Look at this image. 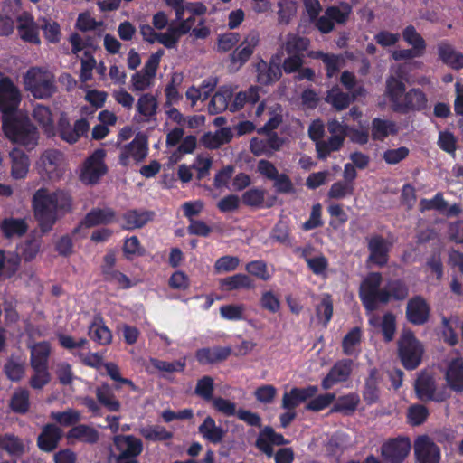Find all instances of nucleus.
<instances>
[{"instance_id": "f257e3e1", "label": "nucleus", "mask_w": 463, "mask_h": 463, "mask_svg": "<svg viewBox=\"0 0 463 463\" xmlns=\"http://www.w3.org/2000/svg\"><path fill=\"white\" fill-rule=\"evenodd\" d=\"M71 198L63 191L49 193L41 188L33 196L34 217L43 233L51 232L58 219V211H69Z\"/></svg>"}, {"instance_id": "f03ea898", "label": "nucleus", "mask_w": 463, "mask_h": 463, "mask_svg": "<svg viewBox=\"0 0 463 463\" xmlns=\"http://www.w3.org/2000/svg\"><path fill=\"white\" fill-rule=\"evenodd\" d=\"M2 128L10 141L24 146L28 150L33 149L38 144L37 128L27 117H8L2 119Z\"/></svg>"}, {"instance_id": "7ed1b4c3", "label": "nucleus", "mask_w": 463, "mask_h": 463, "mask_svg": "<svg viewBox=\"0 0 463 463\" xmlns=\"http://www.w3.org/2000/svg\"><path fill=\"white\" fill-rule=\"evenodd\" d=\"M383 276L380 272H370L361 282L359 298L367 313H372L391 302L385 287L381 288Z\"/></svg>"}, {"instance_id": "20e7f679", "label": "nucleus", "mask_w": 463, "mask_h": 463, "mask_svg": "<svg viewBox=\"0 0 463 463\" xmlns=\"http://www.w3.org/2000/svg\"><path fill=\"white\" fill-rule=\"evenodd\" d=\"M24 87L33 98L46 99L57 90L53 74L46 70L33 67L24 75Z\"/></svg>"}, {"instance_id": "39448f33", "label": "nucleus", "mask_w": 463, "mask_h": 463, "mask_svg": "<svg viewBox=\"0 0 463 463\" xmlns=\"http://www.w3.org/2000/svg\"><path fill=\"white\" fill-rule=\"evenodd\" d=\"M424 349L421 343L411 330L403 331L398 340V355L407 370L417 368L422 359Z\"/></svg>"}, {"instance_id": "423d86ee", "label": "nucleus", "mask_w": 463, "mask_h": 463, "mask_svg": "<svg viewBox=\"0 0 463 463\" xmlns=\"http://www.w3.org/2000/svg\"><path fill=\"white\" fill-rule=\"evenodd\" d=\"M106 151L102 148L96 149L89 156L81 167L80 180L86 184H96L108 172L105 164Z\"/></svg>"}, {"instance_id": "0eeeda50", "label": "nucleus", "mask_w": 463, "mask_h": 463, "mask_svg": "<svg viewBox=\"0 0 463 463\" xmlns=\"http://www.w3.org/2000/svg\"><path fill=\"white\" fill-rule=\"evenodd\" d=\"M21 92L9 77L0 80V111L5 119L16 117L15 112L21 102Z\"/></svg>"}, {"instance_id": "6e6552de", "label": "nucleus", "mask_w": 463, "mask_h": 463, "mask_svg": "<svg viewBox=\"0 0 463 463\" xmlns=\"http://www.w3.org/2000/svg\"><path fill=\"white\" fill-rule=\"evenodd\" d=\"M90 129V124L86 118H80L75 121L71 126L65 112H61L57 127L55 128L56 135L60 138L69 144H75L81 137L85 136Z\"/></svg>"}, {"instance_id": "1a4fd4ad", "label": "nucleus", "mask_w": 463, "mask_h": 463, "mask_svg": "<svg viewBox=\"0 0 463 463\" xmlns=\"http://www.w3.org/2000/svg\"><path fill=\"white\" fill-rule=\"evenodd\" d=\"M411 449L408 437L389 439L381 447V456L385 463H402Z\"/></svg>"}, {"instance_id": "9d476101", "label": "nucleus", "mask_w": 463, "mask_h": 463, "mask_svg": "<svg viewBox=\"0 0 463 463\" xmlns=\"http://www.w3.org/2000/svg\"><path fill=\"white\" fill-rule=\"evenodd\" d=\"M259 42L258 32L251 31L248 33L241 43L230 54L231 66L235 67L236 70L241 68L253 54Z\"/></svg>"}, {"instance_id": "9b49d317", "label": "nucleus", "mask_w": 463, "mask_h": 463, "mask_svg": "<svg viewBox=\"0 0 463 463\" xmlns=\"http://www.w3.org/2000/svg\"><path fill=\"white\" fill-rule=\"evenodd\" d=\"M289 440L281 433H278L271 426L262 428L256 439L255 447L268 458L274 454L273 446L288 445Z\"/></svg>"}, {"instance_id": "f8f14e48", "label": "nucleus", "mask_w": 463, "mask_h": 463, "mask_svg": "<svg viewBox=\"0 0 463 463\" xmlns=\"http://www.w3.org/2000/svg\"><path fill=\"white\" fill-rule=\"evenodd\" d=\"M405 315L411 324L422 326L429 321L430 307L423 297L417 295L407 302Z\"/></svg>"}, {"instance_id": "ddd939ff", "label": "nucleus", "mask_w": 463, "mask_h": 463, "mask_svg": "<svg viewBox=\"0 0 463 463\" xmlns=\"http://www.w3.org/2000/svg\"><path fill=\"white\" fill-rule=\"evenodd\" d=\"M148 153L147 138L145 135L137 134L128 144L125 145L119 155L120 165L127 166L132 157L137 162L143 161Z\"/></svg>"}, {"instance_id": "4468645a", "label": "nucleus", "mask_w": 463, "mask_h": 463, "mask_svg": "<svg viewBox=\"0 0 463 463\" xmlns=\"http://www.w3.org/2000/svg\"><path fill=\"white\" fill-rule=\"evenodd\" d=\"M318 387L307 385L306 387H293L289 392H285L282 396L281 408L286 411H295L301 403L307 402L317 395Z\"/></svg>"}, {"instance_id": "2eb2a0df", "label": "nucleus", "mask_w": 463, "mask_h": 463, "mask_svg": "<svg viewBox=\"0 0 463 463\" xmlns=\"http://www.w3.org/2000/svg\"><path fill=\"white\" fill-rule=\"evenodd\" d=\"M414 454L419 463H439L440 460L439 447L427 435L415 440Z\"/></svg>"}, {"instance_id": "dca6fc26", "label": "nucleus", "mask_w": 463, "mask_h": 463, "mask_svg": "<svg viewBox=\"0 0 463 463\" xmlns=\"http://www.w3.org/2000/svg\"><path fill=\"white\" fill-rule=\"evenodd\" d=\"M428 108L426 94L420 88H412L406 91L401 103L393 108L394 112L406 114L411 111H422Z\"/></svg>"}, {"instance_id": "f3484780", "label": "nucleus", "mask_w": 463, "mask_h": 463, "mask_svg": "<svg viewBox=\"0 0 463 463\" xmlns=\"http://www.w3.org/2000/svg\"><path fill=\"white\" fill-rule=\"evenodd\" d=\"M353 365L354 362L351 359H342L335 363L328 373L323 378L322 388L328 390L337 383L346 382L352 373Z\"/></svg>"}, {"instance_id": "a211bd4d", "label": "nucleus", "mask_w": 463, "mask_h": 463, "mask_svg": "<svg viewBox=\"0 0 463 463\" xmlns=\"http://www.w3.org/2000/svg\"><path fill=\"white\" fill-rule=\"evenodd\" d=\"M113 441L115 449L118 452L115 457L120 459L137 458L143 451L142 440L133 435H116Z\"/></svg>"}, {"instance_id": "6ab92c4d", "label": "nucleus", "mask_w": 463, "mask_h": 463, "mask_svg": "<svg viewBox=\"0 0 463 463\" xmlns=\"http://www.w3.org/2000/svg\"><path fill=\"white\" fill-rule=\"evenodd\" d=\"M283 144L284 140L282 137H279L276 132H270L265 139L259 137L251 138L250 150L256 156L263 155L271 156L274 152L279 151L282 147Z\"/></svg>"}, {"instance_id": "aec40b11", "label": "nucleus", "mask_w": 463, "mask_h": 463, "mask_svg": "<svg viewBox=\"0 0 463 463\" xmlns=\"http://www.w3.org/2000/svg\"><path fill=\"white\" fill-rule=\"evenodd\" d=\"M62 430L53 423L45 424L37 438V447L41 451L52 452L62 439Z\"/></svg>"}, {"instance_id": "412c9836", "label": "nucleus", "mask_w": 463, "mask_h": 463, "mask_svg": "<svg viewBox=\"0 0 463 463\" xmlns=\"http://www.w3.org/2000/svg\"><path fill=\"white\" fill-rule=\"evenodd\" d=\"M16 21L18 23V33L24 42L33 44L41 43L39 37V26L30 13L23 12L17 16Z\"/></svg>"}, {"instance_id": "4be33fe9", "label": "nucleus", "mask_w": 463, "mask_h": 463, "mask_svg": "<svg viewBox=\"0 0 463 463\" xmlns=\"http://www.w3.org/2000/svg\"><path fill=\"white\" fill-rule=\"evenodd\" d=\"M383 381L381 373L377 368H371L368 375L364 379V384L362 390V396L367 405H373L380 401L381 389L380 384Z\"/></svg>"}, {"instance_id": "5701e85b", "label": "nucleus", "mask_w": 463, "mask_h": 463, "mask_svg": "<svg viewBox=\"0 0 463 463\" xmlns=\"http://www.w3.org/2000/svg\"><path fill=\"white\" fill-rule=\"evenodd\" d=\"M368 250L370 252L368 260L372 263L383 267L389 260L390 245L381 235H373L368 240Z\"/></svg>"}, {"instance_id": "b1692460", "label": "nucleus", "mask_w": 463, "mask_h": 463, "mask_svg": "<svg viewBox=\"0 0 463 463\" xmlns=\"http://www.w3.org/2000/svg\"><path fill=\"white\" fill-rule=\"evenodd\" d=\"M119 388L118 385L113 387L103 382L95 389L98 402L109 412H118L121 410V402L115 394V390Z\"/></svg>"}, {"instance_id": "393cba45", "label": "nucleus", "mask_w": 463, "mask_h": 463, "mask_svg": "<svg viewBox=\"0 0 463 463\" xmlns=\"http://www.w3.org/2000/svg\"><path fill=\"white\" fill-rule=\"evenodd\" d=\"M62 154L56 149L46 150L40 157L39 167L50 180L59 179L61 175L60 165Z\"/></svg>"}, {"instance_id": "a878e982", "label": "nucleus", "mask_w": 463, "mask_h": 463, "mask_svg": "<svg viewBox=\"0 0 463 463\" xmlns=\"http://www.w3.org/2000/svg\"><path fill=\"white\" fill-rule=\"evenodd\" d=\"M231 354L230 346L203 347L195 352V358L200 364L207 365L223 362Z\"/></svg>"}, {"instance_id": "bb28decb", "label": "nucleus", "mask_w": 463, "mask_h": 463, "mask_svg": "<svg viewBox=\"0 0 463 463\" xmlns=\"http://www.w3.org/2000/svg\"><path fill=\"white\" fill-rule=\"evenodd\" d=\"M11 176L15 180L24 179L30 167L29 156L20 148H13L9 152Z\"/></svg>"}, {"instance_id": "cd10ccee", "label": "nucleus", "mask_w": 463, "mask_h": 463, "mask_svg": "<svg viewBox=\"0 0 463 463\" xmlns=\"http://www.w3.org/2000/svg\"><path fill=\"white\" fill-rule=\"evenodd\" d=\"M21 266V257L15 251L0 250V280L13 278Z\"/></svg>"}, {"instance_id": "c85d7f7f", "label": "nucleus", "mask_w": 463, "mask_h": 463, "mask_svg": "<svg viewBox=\"0 0 463 463\" xmlns=\"http://www.w3.org/2000/svg\"><path fill=\"white\" fill-rule=\"evenodd\" d=\"M445 379L449 387L456 392H463V358L456 357L448 364Z\"/></svg>"}, {"instance_id": "c756f323", "label": "nucleus", "mask_w": 463, "mask_h": 463, "mask_svg": "<svg viewBox=\"0 0 463 463\" xmlns=\"http://www.w3.org/2000/svg\"><path fill=\"white\" fill-rule=\"evenodd\" d=\"M116 212L111 208H93L82 219L85 228H92L99 225H107L114 222Z\"/></svg>"}, {"instance_id": "7c9ffc66", "label": "nucleus", "mask_w": 463, "mask_h": 463, "mask_svg": "<svg viewBox=\"0 0 463 463\" xmlns=\"http://www.w3.org/2000/svg\"><path fill=\"white\" fill-rule=\"evenodd\" d=\"M155 213L147 210H128L123 213L122 219L124 224L122 228L124 230H134L139 229L146 225L153 220Z\"/></svg>"}, {"instance_id": "2f4dec72", "label": "nucleus", "mask_w": 463, "mask_h": 463, "mask_svg": "<svg viewBox=\"0 0 463 463\" xmlns=\"http://www.w3.org/2000/svg\"><path fill=\"white\" fill-rule=\"evenodd\" d=\"M198 432L207 441L213 444H219L222 441L226 431L216 425L214 419L207 416L203 423L198 427Z\"/></svg>"}, {"instance_id": "473e14b6", "label": "nucleus", "mask_w": 463, "mask_h": 463, "mask_svg": "<svg viewBox=\"0 0 463 463\" xmlns=\"http://www.w3.org/2000/svg\"><path fill=\"white\" fill-rule=\"evenodd\" d=\"M438 53L439 59L453 70L463 69V53L457 52L449 43H439Z\"/></svg>"}, {"instance_id": "72a5a7b5", "label": "nucleus", "mask_w": 463, "mask_h": 463, "mask_svg": "<svg viewBox=\"0 0 463 463\" xmlns=\"http://www.w3.org/2000/svg\"><path fill=\"white\" fill-rule=\"evenodd\" d=\"M33 118L43 128L48 137L56 136L55 126L53 124L52 113L49 107L37 104L33 110Z\"/></svg>"}, {"instance_id": "f704fd0d", "label": "nucleus", "mask_w": 463, "mask_h": 463, "mask_svg": "<svg viewBox=\"0 0 463 463\" xmlns=\"http://www.w3.org/2000/svg\"><path fill=\"white\" fill-rule=\"evenodd\" d=\"M335 401L330 409V413H342L343 415L350 416L356 411L360 398L357 393L351 392L339 396Z\"/></svg>"}, {"instance_id": "c9c22d12", "label": "nucleus", "mask_w": 463, "mask_h": 463, "mask_svg": "<svg viewBox=\"0 0 463 463\" xmlns=\"http://www.w3.org/2000/svg\"><path fill=\"white\" fill-rule=\"evenodd\" d=\"M28 225L24 219L7 217L0 223V231L5 239L22 237L26 233Z\"/></svg>"}, {"instance_id": "e433bc0d", "label": "nucleus", "mask_w": 463, "mask_h": 463, "mask_svg": "<svg viewBox=\"0 0 463 463\" xmlns=\"http://www.w3.org/2000/svg\"><path fill=\"white\" fill-rule=\"evenodd\" d=\"M89 335L91 340L102 345H109L112 341V333L99 316H96L89 326Z\"/></svg>"}, {"instance_id": "4c0bfd02", "label": "nucleus", "mask_w": 463, "mask_h": 463, "mask_svg": "<svg viewBox=\"0 0 463 463\" xmlns=\"http://www.w3.org/2000/svg\"><path fill=\"white\" fill-rule=\"evenodd\" d=\"M67 439H74L84 443L95 444L99 439V431L91 426L78 424L67 432Z\"/></svg>"}, {"instance_id": "58836bf2", "label": "nucleus", "mask_w": 463, "mask_h": 463, "mask_svg": "<svg viewBox=\"0 0 463 463\" xmlns=\"http://www.w3.org/2000/svg\"><path fill=\"white\" fill-rule=\"evenodd\" d=\"M396 124L388 119L374 118L372 120V138L374 141H383L389 135H396Z\"/></svg>"}, {"instance_id": "ea45409f", "label": "nucleus", "mask_w": 463, "mask_h": 463, "mask_svg": "<svg viewBox=\"0 0 463 463\" xmlns=\"http://www.w3.org/2000/svg\"><path fill=\"white\" fill-rule=\"evenodd\" d=\"M254 287L252 279L246 274L238 273L220 280V289L232 291L241 288L250 289Z\"/></svg>"}, {"instance_id": "a19ab883", "label": "nucleus", "mask_w": 463, "mask_h": 463, "mask_svg": "<svg viewBox=\"0 0 463 463\" xmlns=\"http://www.w3.org/2000/svg\"><path fill=\"white\" fill-rule=\"evenodd\" d=\"M406 93V86L400 79L393 75L386 79V95L392 104V109L401 103Z\"/></svg>"}, {"instance_id": "79ce46f5", "label": "nucleus", "mask_w": 463, "mask_h": 463, "mask_svg": "<svg viewBox=\"0 0 463 463\" xmlns=\"http://www.w3.org/2000/svg\"><path fill=\"white\" fill-rule=\"evenodd\" d=\"M50 354L51 345L47 341L35 344L31 351L30 363L32 368H48Z\"/></svg>"}, {"instance_id": "37998d69", "label": "nucleus", "mask_w": 463, "mask_h": 463, "mask_svg": "<svg viewBox=\"0 0 463 463\" xmlns=\"http://www.w3.org/2000/svg\"><path fill=\"white\" fill-rule=\"evenodd\" d=\"M384 287L391 301H403L409 297V285L403 279H390Z\"/></svg>"}, {"instance_id": "c03bdc74", "label": "nucleus", "mask_w": 463, "mask_h": 463, "mask_svg": "<svg viewBox=\"0 0 463 463\" xmlns=\"http://www.w3.org/2000/svg\"><path fill=\"white\" fill-rule=\"evenodd\" d=\"M344 137L331 136L327 140H321L316 143L317 156L320 160H325L332 152L339 151L344 145Z\"/></svg>"}, {"instance_id": "a18cd8bd", "label": "nucleus", "mask_w": 463, "mask_h": 463, "mask_svg": "<svg viewBox=\"0 0 463 463\" xmlns=\"http://www.w3.org/2000/svg\"><path fill=\"white\" fill-rule=\"evenodd\" d=\"M140 435L146 440L152 442L166 441L173 438V432L162 425H148L139 430Z\"/></svg>"}, {"instance_id": "49530a36", "label": "nucleus", "mask_w": 463, "mask_h": 463, "mask_svg": "<svg viewBox=\"0 0 463 463\" xmlns=\"http://www.w3.org/2000/svg\"><path fill=\"white\" fill-rule=\"evenodd\" d=\"M232 93L228 89H221L212 97L208 104V112L216 115L224 111L229 106Z\"/></svg>"}, {"instance_id": "de8ad7c7", "label": "nucleus", "mask_w": 463, "mask_h": 463, "mask_svg": "<svg viewBox=\"0 0 463 463\" xmlns=\"http://www.w3.org/2000/svg\"><path fill=\"white\" fill-rule=\"evenodd\" d=\"M257 72V81L265 86L276 82L282 76L281 68L278 64H270L269 66H267V64L263 62V69L259 65Z\"/></svg>"}, {"instance_id": "09e8293b", "label": "nucleus", "mask_w": 463, "mask_h": 463, "mask_svg": "<svg viewBox=\"0 0 463 463\" xmlns=\"http://www.w3.org/2000/svg\"><path fill=\"white\" fill-rule=\"evenodd\" d=\"M157 108V99L151 93L142 94L137 103V112L146 119H150L156 115Z\"/></svg>"}, {"instance_id": "8fccbe9b", "label": "nucleus", "mask_w": 463, "mask_h": 463, "mask_svg": "<svg viewBox=\"0 0 463 463\" xmlns=\"http://www.w3.org/2000/svg\"><path fill=\"white\" fill-rule=\"evenodd\" d=\"M334 312L333 299L331 295L325 294L321 302L316 307V316L325 328L327 327L332 319Z\"/></svg>"}, {"instance_id": "3c124183", "label": "nucleus", "mask_w": 463, "mask_h": 463, "mask_svg": "<svg viewBox=\"0 0 463 463\" xmlns=\"http://www.w3.org/2000/svg\"><path fill=\"white\" fill-rule=\"evenodd\" d=\"M415 391L420 400H431L433 392L436 391L435 381L430 376H420L415 383Z\"/></svg>"}, {"instance_id": "603ef678", "label": "nucleus", "mask_w": 463, "mask_h": 463, "mask_svg": "<svg viewBox=\"0 0 463 463\" xmlns=\"http://www.w3.org/2000/svg\"><path fill=\"white\" fill-rule=\"evenodd\" d=\"M0 449L10 455H20L24 451L23 440L12 433H5L0 436Z\"/></svg>"}, {"instance_id": "864d4df0", "label": "nucleus", "mask_w": 463, "mask_h": 463, "mask_svg": "<svg viewBox=\"0 0 463 463\" xmlns=\"http://www.w3.org/2000/svg\"><path fill=\"white\" fill-rule=\"evenodd\" d=\"M402 38L408 44L412 46L413 50L417 51L422 55L424 54L426 50V42L423 37L416 31L413 25L410 24L403 29Z\"/></svg>"}, {"instance_id": "5fc2aeb1", "label": "nucleus", "mask_w": 463, "mask_h": 463, "mask_svg": "<svg viewBox=\"0 0 463 463\" xmlns=\"http://www.w3.org/2000/svg\"><path fill=\"white\" fill-rule=\"evenodd\" d=\"M362 340V330L360 327H353L342 340V349L345 355H353L355 346L360 345Z\"/></svg>"}, {"instance_id": "6e6d98bb", "label": "nucleus", "mask_w": 463, "mask_h": 463, "mask_svg": "<svg viewBox=\"0 0 463 463\" xmlns=\"http://www.w3.org/2000/svg\"><path fill=\"white\" fill-rule=\"evenodd\" d=\"M278 22L288 24L297 13V3L294 0H279L278 3Z\"/></svg>"}, {"instance_id": "4d7b16f0", "label": "nucleus", "mask_w": 463, "mask_h": 463, "mask_svg": "<svg viewBox=\"0 0 463 463\" xmlns=\"http://www.w3.org/2000/svg\"><path fill=\"white\" fill-rule=\"evenodd\" d=\"M335 394L332 392H326L317 396L315 395L313 398L308 400L305 409L308 411L318 412L326 409L335 402Z\"/></svg>"}, {"instance_id": "13d9d810", "label": "nucleus", "mask_w": 463, "mask_h": 463, "mask_svg": "<svg viewBox=\"0 0 463 463\" xmlns=\"http://www.w3.org/2000/svg\"><path fill=\"white\" fill-rule=\"evenodd\" d=\"M151 365L161 372L165 373H175V372H184L186 367V358H181L179 360L174 362H167L156 358L150 359Z\"/></svg>"}, {"instance_id": "bf43d9fd", "label": "nucleus", "mask_w": 463, "mask_h": 463, "mask_svg": "<svg viewBox=\"0 0 463 463\" xmlns=\"http://www.w3.org/2000/svg\"><path fill=\"white\" fill-rule=\"evenodd\" d=\"M10 407L14 412L24 414L30 407L29 392L26 389L16 391L10 401Z\"/></svg>"}, {"instance_id": "052dcab7", "label": "nucleus", "mask_w": 463, "mask_h": 463, "mask_svg": "<svg viewBox=\"0 0 463 463\" xmlns=\"http://www.w3.org/2000/svg\"><path fill=\"white\" fill-rule=\"evenodd\" d=\"M310 45V40L307 37L298 34L289 35L286 44L285 50L288 54H302L307 51Z\"/></svg>"}, {"instance_id": "680f3d73", "label": "nucleus", "mask_w": 463, "mask_h": 463, "mask_svg": "<svg viewBox=\"0 0 463 463\" xmlns=\"http://www.w3.org/2000/svg\"><path fill=\"white\" fill-rule=\"evenodd\" d=\"M326 102L331 104L336 110L346 109L350 102V97L347 93L341 91L338 88L330 90L325 99Z\"/></svg>"}, {"instance_id": "e2e57ef3", "label": "nucleus", "mask_w": 463, "mask_h": 463, "mask_svg": "<svg viewBox=\"0 0 463 463\" xmlns=\"http://www.w3.org/2000/svg\"><path fill=\"white\" fill-rule=\"evenodd\" d=\"M51 419L61 426H74L80 420V413L74 409H68L64 411H52Z\"/></svg>"}, {"instance_id": "0e129e2a", "label": "nucleus", "mask_w": 463, "mask_h": 463, "mask_svg": "<svg viewBox=\"0 0 463 463\" xmlns=\"http://www.w3.org/2000/svg\"><path fill=\"white\" fill-rule=\"evenodd\" d=\"M214 391L213 379L211 376L205 375L197 381L194 393L206 402L213 401Z\"/></svg>"}, {"instance_id": "69168bd1", "label": "nucleus", "mask_w": 463, "mask_h": 463, "mask_svg": "<svg viewBox=\"0 0 463 463\" xmlns=\"http://www.w3.org/2000/svg\"><path fill=\"white\" fill-rule=\"evenodd\" d=\"M265 190L258 187H253L247 190L241 196L243 204L254 207H264Z\"/></svg>"}, {"instance_id": "338daca9", "label": "nucleus", "mask_w": 463, "mask_h": 463, "mask_svg": "<svg viewBox=\"0 0 463 463\" xmlns=\"http://www.w3.org/2000/svg\"><path fill=\"white\" fill-rule=\"evenodd\" d=\"M420 212L436 210V211H444L448 207V203L443 197V194L439 192L437 193L433 198L426 199L422 198L419 203Z\"/></svg>"}, {"instance_id": "774afa93", "label": "nucleus", "mask_w": 463, "mask_h": 463, "mask_svg": "<svg viewBox=\"0 0 463 463\" xmlns=\"http://www.w3.org/2000/svg\"><path fill=\"white\" fill-rule=\"evenodd\" d=\"M41 248V241L31 238L25 240L21 244V259L23 258L25 262H30L37 256Z\"/></svg>"}]
</instances>
